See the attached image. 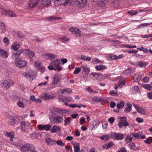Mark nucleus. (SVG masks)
Returning a JSON list of instances; mask_svg holds the SVG:
<instances>
[{
  "mask_svg": "<svg viewBox=\"0 0 152 152\" xmlns=\"http://www.w3.org/2000/svg\"><path fill=\"white\" fill-rule=\"evenodd\" d=\"M60 60L58 59L52 62L48 66V68L50 70H55L59 72L63 69L62 67L60 65Z\"/></svg>",
  "mask_w": 152,
  "mask_h": 152,
  "instance_id": "obj_1",
  "label": "nucleus"
},
{
  "mask_svg": "<svg viewBox=\"0 0 152 152\" xmlns=\"http://www.w3.org/2000/svg\"><path fill=\"white\" fill-rule=\"evenodd\" d=\"M144 142L148 144L152 143V137H148L146 140H144Z\"/></svg>",
  "mask_w": 152,
  "mask_h": 152,
  "instance_id": "obj_44",
  "label": "nucleus"
},
{
  "mask_svg": "<svg viewBox=\"0 0 152 152\" xmlns=\"http://www.w3.org/2000/svg\"><path fill=\"white\" fill-rule=\"evenodd\" d=\"M80 59L81 60L83 61H89L91 59V58L89 57H86V56L83 55L81 56Z\"/></svg>",
  "mask_w": 152,
  "mask_h": 152,
  "instance_id": "obj_40",
  "label": "nucleus"
},
{
  "mask_svg": "<svg viewBox=\"0 0 152 152\" xmlns=\"http://www.w3.org/2000/svg\"><path fill=\"white\" fill-rule=\"evenodd\" d=\"M14 84V82L11 80H5L0 84L1 87L2 89L6 90Z\"/></svg>",
  "mask_w": 152,
  "mask_h": 152,
  "instance_id": "obj_5",
  "label": "nucleus"
},
{
  "mask_svg": "<svg viewBox=\"0 0 152 152\" xmlns=\"http://www.w3.org/2000/svg\"><path fill=\"white\" fill-rule=\"evenodd\" d=\"M60 80V79L58 75L57 74H56L52 81L53 84L54 85L57 84L59 82Z\"/></svg>",
  "mask_w": 152,
  "mask_h": 152,
  "instance_id": "obj_20",
  "label": "nucleus"
},
{
  "mask_svg": "<svg viewBox=\"0 0 152 152\" xmlns=\"http://www.w3.org/2000/svg\"><path fill=\"white\" fill-rule=\"evenodd\" d=\"M95 69L99 71L104 70L107 68V67L105 65H97L95 66Z\"/></svg>",
  "mask_w": 152,
  "mask_h": 152,
  "instance_id": "obj_32",
  "label": "nucleus"
},
{
  "mask_svg": "<svg viewBox=\"0 0 152 152\" xmlns=\"http://www.w3.org/2000/svg\"><path fill=\"white\" fill-rule=\"evenodd\" d=\"M81 68L83 69V72H85V74H88L90 72V69L87 66H83Z\"/></svg>",
  "mask_w": 152,
  "mask_h": 152,
  "instance_id": "obj_35",
  "label": "nucleus"
},
{
  "mask_svg": "<svg viewBox=\"0 0 152 152\" xmlns=\"http://www.w3.org/2000/svg\"><path fill=\"white\" fill-rule=\"evenodd\" d=\"M115 121L114 118L113 117H112L110 118H109L108 119V121L110 123V124H112L113 122H114Z\"/></svg>",
  "mask_w": 152,
  "mask_h": 152,
  "instance_id": "obj_63",
  "label": "nucleus"
},
{
  "mask_svg": "<svg viewBox=\"0 0 152 152\" xmlns=\"http://www.w3.org/2000/svg\"><path fill=\"white\" fill-rule=\"evenodd\" d=\"M81 69L80 68L76 67L75 70L73 72V73L75 74H77L79 73L81 71Z\"/></svg>",
  "mask_w": 152,
  "mask_h": 152,
  "instance_id": "obj_57",
  "label": "nucleus"
},
{
  "mask_svg": "<svg viewBox=\"0 0 152 152\" xmlns=\"http://www.w3.org/2000/svg\"><path fill=\"white\" fill-rule=\"evenodd\" d=\"M142 76L137 74H135L133 76L134 80L136 82L140 81L141 79Z\"/></svg>",
  "mask_w": 152,
  "mask_h": 152,
  "instance_id": "obj_26",
  "label": "nucleus"
},
{
  "mask_svg": "<svg viewBox=\"0 0 152 152\" xmlns=\"http://www.w3.org/2000/svg\"><path fill=\"white\" fill-rule=\"evenodd\" d=\"M42 56L45 59L51 60L53 59L56 57L55 55L50 53L44 54Z\"/></svg>",
  "mask_w": 152,
  "mask_h": 152,
  "instance_id": "obj_13",
  "label": "nucleus"
},
{
  "mask_svg": "<svg viewBox=\"0 0 152 152\" xmlns=\"http://www.w3.org/2000/svg\"><path fill=\"white\" fill-rule=\"evenodd\" d=\"M111 2L112 5L115 7L118 6L119 4L118 0H111Z\"/></svg>",
  "mask_w": 152,
  "mask_h": 152,
  "instance_id": "obj_41",
  "label": "nucleus"
},
{
  "mask_svg": "<svg viewBox=\"0 0 152 152\" xmlns=\"http://www.w3.org/2000/svg\"><path fill=\"white\" fill-rule=\"evenodd\" d=\"M87 0H75V1L79 8H83L87 4Z\"/></svg>",
  "mask_w": 152,
  "mask_h": 152,
  "instance_id": "obj_12",
  "label": "nucleus"
},
{
  "mask_svg": "<svg viewBox=\"0 0 152 152\" xmlns=\"http://www.w3.org/2000/svg\"><path fill=\"white\" fill-rule=\"evenodd\" d=\"M54 111L58 113L62 114L65 112V110L61 109L56 108L54 109Z\"/></svg>",
  "mask_w": 152,
  "mask_h": 152,
  "instance_id": "obj_46",
  "label": "nucleus"
},
{
  "mask_svg": "<svg viewBox=\"0 0 152 152\" xmlns=\"http://www.w3.org/2000/svg\"><path fill=\"white\" fill-rule=\"evenodd\" d=\"M138 65L140 67H145L146 66V64L145 62L141 61L139 62Z\"/></svg>",
  "mask_w": 152,
  "mask_h": 152,
  "instance_id": "obj_51",
  "label": "nucleus"
},
{
  "mask_svg": "<svg viewBox=\"0 0 152 152\" xmlns=\"http://www.w3.org/2000/svg\"><path fill=\"white\" fill-rule=\"evenodd\" d=\"M124 101H121L116 104L117 107L118 109H121L124 107Z\"/></svg>",
  "mask_w": 152,
  "mask_h": 152,
  "instance_id": "obj_36",
  "label": "nucleus"
},
{
  "mask_svg": "<svg viewBox=\"0 0 152 152\" xmlns=\"http://www.w3.org/2000/svg\"><path fill=\"white\" fill-rule=\"evenodd\" d=\"M40 99L47 100L53 99L55 97L54 94L52 93H46L40 96Z\"/></svg>",
  "mask_w": 152,
  "mask_h": 152,
  "instance_id": "obj_6",
  "label": "nucleus"
},
{
  "mask_svg": "<svg viewBox=\"0 0 152 152\" xmlns=\"http://www.w3.org/2000/svg\"><path fill=\"white\" fill-rule=\"evenodd\" d=\"M0 56L2 58H6L8 56V54L6 51L3 50L0 52Z\"/></svg>",
  "mask_w": 152,
  "mask_h": 152,
  "instance_id": "obj_24",
  "label": "nucleus"
},
{
  "mask_svg": "<svg viewBox=\"0 0 152 152\" xmlns=\"http://www.w3.org/2000/svg\"><path fill=\"white\" fill-rule=\"evenodd\" d=\"M142 87H143L145 89L149 90H152V87H151L150 85L146 84H142Z\"/></svg>",
  "mask_w": 152,
  "mask_h": 152,
  "instance_id": "obj_43",
  "label": "nucleus"
},
{
  "mask_svg": "<svg viewBox=\"0 0 152 152\" xmlns=\"http://www.w3.org/2000/svg\"><path fill=\"white\" fill-rule=\"evenodd\" d=\"M35 67L43 73L45 71V68L41 64V62L38 61H36L34 63Z\"/></svg>",
  "mask_w": 152,
  "mask_h": 152,
  "instance_id": "obj_11",
  "label": "nucleus"
},
{
  "mask_svg": "<svg viewBox=\"0 0 152 152\" xmlns=\"http://www.w3.org/2000/svg\"><path fill=\"white\" fill-rule=\"evenodd\" d=\"M6 15H9L12 17L16 16V15L14 12L10 10H7Z\"/></svg>",
  "mask_w": 152,
  "mask_h": 152,
  "instance_id": "obj_38",
  "label": "nucleus"
},
{
  "mask_svg": "<svg viewBox=\"0 0 152 152\" xmlns=\"http://www.w3.org/2000/svg\"><path fill=\"white\" fill-rule=\"evenodd\" d=\"M133 138V137L132 135H127L125 139V140L127 142L130 143L132 141Z\"/></svg>",
  "mask_w": 152,
  "mask_h": 152,
  "instance_id": "obj_37",
  "label": "nucleus"
},
{
  "mask_svg": "<svg viewBox=\"0 0 152 152\" xmlns=\"http://www.w3.org/2000/svg\"><path fill=\"white\" fill-rule=\"evenodd\" d=\"M50 3L51 0H42L41 2L42 4L45 6L49 5Z\"/></svg>",
  "mask_w": 152,
  "mask_h": 152,
  "instance_id": "obj_28",
  "label": "nucleus"
},
{
  "mask_svg": "<svg viewBox=\"0 0 152 152\" xmlns=\"http://www.w3.org/2000/svg\"><path fill=\"white\" fill-rule=\"evenodd\" d=\"M137 49L139 50L142 51L145 53H148L149 51L148 49L144 48L142 47L140 48H137Z\"/></svg>",
  "mask_w": 152,
  "mask_h": 152,
  "instance_id": "obj_47",
  "label": "nucleus"
},
{
  "mask_svg": "<svg viewBox=\"0 0 152 152\" xmlns=\"http://www.w3.org/2000/svg\"><path fill=\"white\" fill-rule=\"evenodd\" d=\"M70 32L74 34L76 37H79L81 36V31L78 28L74 27H70L69 29Z\"/></svg>",
  "mask_w": 152,
  "mask_h": 152,
  "instance_id": "obj_8",
  "label": "nucleus"
},
{
  "mask_svg": "<svg viewBox=\"0 0 152 152\" xmlns=\"http://www.w3.org/2000/svg\"><path fill=\"white\" fill-rule=\"evenodd\" d=\"M61 1V0H57L55 1L54 2V5L56 6H58L60 5L63 4Z\"/></svg>",
  "mask_w": 152,
  "mask_h": 152,
  "instance_id": "obj_53",
  "label": "nucleus"
},
{
  "mask_svg": "<svg viewBox=\"0 0 152 152\" xmlns=\"http://www.w3.org/2000/svg\"><path fill=\"white\" fill-rule=\"evenodd\" d=\"M23 52V50H20L18 52L13 53L12 57V58L15 59V60L17 59L18 57Z\"/></svg>",
  "mask_w": 152,
  "mask_h": 152,
  "instance_id": "obj_15",
  "label": "nucleus"
},
{
  "mask_svg": "<svg viewBox=\"0 0 152 152\" xmlns=\"http://www.w3.org/2000/svg\"><path fill=\"white\" fill-rule=\"evenodd\" d=\"M15 145L18 148H19L20 150L22 152H30L34 146L33 144L29 143L25 144L21 146L20 143L15 144Z\"/></svg>",
  "mask_w": 152,
  "mask_h": 152,
  "instance_id": "obj_2",
  "label": "nucleus"
},
{
  "mask_svg": "<svg viewBox=\"0 0 152 152\" xmlns=\"http://www.w3.org/2000/svg\"><path fill=\"white\" fill-rule=\"evenodd\" d=\"M133 73V71L131 69H128L124 71V74L125 75L129 76L132 75Z\"/></svg>",
  "mask_w": 152,
  "mask_h": 152,
  "instance_id": "obj_33",
  "label": "nucleus"
},
{
  "mask_svg": "<svg viewBox=\"0 0 152 152\" xmlns=\"http://www.w3.org/2000/svg\"><path fill=\"white\" fill-rule=\"evenodd\" d=\"M56 143L58 145L63 146L64 145V144L61 140H57L56 141Z\"/></svg>",
  "mask_w": 152,
  "mask_h": 152,
  "instance_id": "obj_60",
  "label": "nucleus"
},
{
  "mask_svg": "<svg viewBox=\"0 0 152 152\" xmlns=\"http://www.w3.org/2000/svg\"><path fill=\"white\" fill-rule=\"evenodd\" d=\"M24 53L31 58H32L35 55L34 53L26 49L23 50Z\"/></svg>",
  "mask_w": 152,
  "mask_h": 152,
  "instance_id": "obj_16",
  "label": "nucleus"
},
{
  "mask_svg": "<svg viewBox=\"0 0 152 152\" xmlns=\"http://www.w3.org/2000/svg\"><path fill=\"white\" fill-rule=\"evenodd\" d=\"M114 136L115 137V139L118 140H122L124 137V134L117 133L115 132H114Z\"/></svg>",
  "mask_w": 152,
  "mask_h": 152,
  "instance_id": "obj_18",
  "label": "nucleus"
},
{
  "mask_svg": "<svg viewBox=\"0 0 152 152\" xmlns=\"http://www.w3.org/2000/svg\"><path fill=\"white\" fill-rule=\"evenodd\" d=\"M38 3V0H31L29 3V6L31 8L36 6Z\"/></svg>",
  "mask_w": 152,
  "mask_h": 152,
  "instance_id": "obj_21",
  "label": "nucleus"
},
{
  "mask_svg": "<svg viewBox=\"0 0 152 152\" xmlns=\"http://www.w3.org/2000/svg\"><path fill=\"white\" fill-rule=\"evenodd\" d=\"M20 126H21V130L23 131L25 130V126L26 124L25 122L24 121H22L20 123Z\"/></svg>",
  "mask_w": 152,
  "mask_h": 152,
  "instance_id": "obj_52",
  "label": "nucleus"
},
{
  "mask_svg": "<svg viewBox=\"0 0 152 152\" xmlns=\"http://www.w3.org/2000/svg\"><path fill=\"white\" fill-rule=\"evenodd\" d=\"M133 105L135 107L137 112L140 113L142 114H145V110L140 107L137 106L135 104H133Z\"/></svg>",
  "mask_w": 152,
  "mask_h": 152,
  "instance_id": "obj_19",
  "label": "nucleus"
},
{
  "mask_svg": "<svg viewBox=\"0 0 152 152\" xmlns=\"http://www.w3.org/2000/svg\"><path fill=\"white\" fill-rule=\"evenodd\" d=\"M129 125V123L127 122L126 118L123 117L121 118V120L118 124V126L120 128H122L123 126L126 127Z\"/></svg>",
  "mask_w": 152,
  "mask_h": 152,
  "instance_id": "obj_10",
  "label": "nucleus"
},
{
  "mask_svg": "<svg viewBox=\"0 0 152 152\" xmlns=\"http://www.w3.org/2000/svg\"><path fill=\"white\" fill-rule=\"evenodd\" d=\"M58 94L60 96H66V90L64 89L61 90L59 91L58 92Z\"/></svg>",
  "mask_w": 152,
  "mask_h": 152,
  "instance_id": "obj_31",
  "label": "nucleus"
},
{
  "mask_svg": "<svg viewBox=\"0 0 152 152\" xmlns=\"http://www.w3.org/2000/svg\"><path fill=\"white\" fill-rule=\"evenodd\" d=\"M17 104L19 107L21 108H24L25 107V105L21 101H19L17 103Z\"/></svg>",
  "mask_w": 152,
  "mask_h": 152,
  "instance_id": "obj_50",
  "label": "nucleus"
},
{
  "mask_svg": "<svg viewBox=\"0 0 152 152\" xmlns=\"http://www.w3.org/2000/svg\"><path fill=\"white\" fill-rule=\"evenodd\" d=\"M125 81L124 80L123 81H119L118 82V86L120 88H122L125 85Z\"/></svg>",
  "mask_w": 152,
  "mask_h": 152,
  "instance_id": "obj_48",
  "label": "nucleus"
},
{
  "mask_svg": "<svg viewBox=\"0 0 152 152\" xmlns=\"http://www.w3.org/2000/svg\"><path fill=\"white\" fill-rule=\"evenodd\" d=\"M107 0H100L98 3V5L100 7H103L107 3Z\"/></svg>",
  "mask_w": 152,
  "mask_h": 152,
  "instance_id": "obj_29",
  "label": "nucleus"
},
{
  "mask_svg": "<svg viewBox=\"0 0 152 152\" xmlns=\"http://www.w3.org/2000/svg\"><path fill=\"white\" fill-rule=\"evenodd\" d=\"M12 48L15 51H17L19 48V45L17 44L16 42H14V44L12 45Z\"/></svg>",
  "mask_w": 152,
  "mask_h": 152,
  "instance_id": "obj_39",
  "label": "nucleus"
},
{
  "mask_svg": "<svg viewBox=\"0 0 152 152\" xmlns=\"http://www.w3.org/2000/svg\"><path fill=\"white\" fill-rule=\"evenodd\" d=\"M69 106V107H72V108H74L75 107L80 108L81 107H85L86 106L85 105H83L81 104H80L79 105H78L77 104H67V106Z\"/></svg>",
  "mask_w": 152,
  "mask_h": 152,
  "instance_id": "obj_23",
  "label": "nucleus"
},
{
  "mask_svg": "<svg viewBox=\"0 0 152 152\" xmlns=\"http://www.w3.org/2000/svg\"><path fill=\"white\" fill-rule=\"evenodd\" d=\"M75 152H79L80 149L79 144H77L76 145H74Z\"/></svg>",
  "mask_w": 152,
  "mask_h": 152,
  "instance_id": "obj_49",
  "label": "nucleus"
},
{
  "mask_svg": "<svg viewBox=\"0 0 152 152\" xmlns=\"http://www.w3.org/2000/svg\"><path fill=\"white\" fill-rule=\"evenodd\" d=\"M129 147L132 150L135 149V145L133 142H132L129 144Z\"/></svg>",
  "mask_w": 152,
  "mask_h": 152,
  "instance_id": "obj_59",
  "label": "nucleus"
},
{
  "mask_svg": "<svg viewBox=\"0 0 152 152\" xmlns=\"http://www.w3.org/2000/svg\"><path fill=\"white\" fill-rule=\"evenodd\" d=\"M30 137L32 139H36L37 138V134L35 133H33L30 135Z\"/></svg>",
  "mask_w": 152,
  "mask_h": 152,
  "instance_id": "obj_58",
  "label": "nucleus"
},
{
  "mask_svg": "<svg viewBox=\"0 0 152 152\" xmlns=\"http://www.w3.org/2000/svg\"><path fill=\"white\" fill-rule=\"evenodd\" d=\"M53 112L52 111L50 112L49 114V119L50 122L52 123L53 124L60 123L63 120L61 117L58 116L56 117H53Z\"/></svg>",
  "mask_w": 152,
  "mask_h": 152,
  "instance_id": "obj_4",
  "label": "nucleus"
},
{
  "mask_svg": "<svg viewBox=\"0 0 152 152\" xmlns=\"http://www.w3.org/2000/svg\"><path fill=\"white\" fill-rule=\"evenodd\" d=\"M58 100L59 102L61 103H64L66 105V96H60Z\"/></svg>",
  "mask_w": 152,
  "mask_h": 152,
  "instance_id": "obj_22",
  "label": "nucleus"
},
{
  "mask_svg": "<svg viewBox=\"0 0 152 152\" xmlns=\"http://www.w3.org/2000/svg\"><path fill=\"white\" fill-rule=\"evenodd\" d=\"M109 137L107 134L103 135L100 137V139L102 140L107 141L109 139Z\"/></svg>",
  "mask_w": 152,
  "mask_h": 152,
  "instance_id": "obj_42",
  "label": "nucleus"
},
{
  "mask_svg": "<svg viewBox=\"0 0 152 152\" xmlns=\"http://www.w3.org/2000/svg\"><path fill=\"white\" fill-rule=\"evenodd\" d=\"M92 62L93 64H97V63L100 62L101 61L99 60L97 58H94L92 61Z\"/></svg>",
  "mask_w": 152,
  "mask_h": 152,
  "instance_id": "obj_62",
  "label": "nucleus"
},
{
  "mask_svg": "<svg viewBox=\"0 0 152 152\" xmlns=\"http://www.w3.org/2000/svg\"><path fill=\"white\" fill-rule=\"evenodd\" d=\"M61 17H56L53 16H51L47 18L49 21H53L56 20H60L62 19Z\"/></svg>",
  "mask_w": 152,
  "mask_h": 152,
  "instance_id": "obj_25",
  "label": "nucleus"
},
{
  "mask_svg": "<svg viewBox=\"0 0 152 152\" xmlns=\"http://www.w3.org/2000/svg\"><path fill=\"white\" fill-rule=\"evenodd\" d=\"M3 42L4 44L6 45H8L10 42V41L8 39H4Z\"/></svg>",
  "mask_w": 152,
  "mask_h": 152,
  "instance_id": "obj_64",
  "label": "nucleus"
},
{
  "mask_svg": "<svg viewBox=\"0 0 152 152\" xmlns=\"http://www.w3.org/2000/svg\"><path fill=\"white\" fill-rule=\"evenodd\" d=\"M139 91L138 87L137 86L133 87L132 88V92L133 94L137 93Z\"/></svg>",
  "mask_w": 152,
  "mask_h": 152,
  "instance_id": "obj_34",
  "label": "nucleus"
},
{
  "mask_svg": "<svg viewBox=\"0 0 152 152\" xmlns=\"http://www.w3.org/2000/svg\"><path fill=\"white\" fill-rule=\"evenodd\" d=\"M6 134L8 137L10 138V140L12 141L13 140V139H14V133L13 132H7L6 133Z\"/></svg>",
  "mask_w": 152,
  "mask_h": 152,
  "instance_id": "obj_30",
  "label": "nucleus"
},
{
  "mask_svg": "<svg viewBox=\"0 0 152 152\" xmlns=\"http://www.w3.org/2000/svg\"><path fill=\"white\" fill-rule=\"evenodd\" d=\"M123 56L122 54L119 55L118 56L115 55H111L110 56V58L112 60H117L121 58Z\"/></svg>",
  "mask_w": 152,
  "mask_h": 152,
  "instance_id": "obj_27",
  "label": "nucleus"
},
{
  "mask_svg": "<svg viewBox=\"0 0 152 152\" xmlns=\"http://www.w3.org/2000/svg\"><path fill=\"white\" fill-rule=\"evenodd\" d=\"M128 13L131 15L132 16L136 15L138 13L137 11H134V10H129L128 11Z\"/></svg>",
  "mask_w": 152,
  "mask_h": 152,
  "instance_id": "obj_56",
  "label": "nucleus"
},
{
  "mask_svg": "<svg viewBox=\"0 0 152 152\" xmlns=\"http://www.w3.org/2000/svg\"><path fill=\"white\" fill-rule=\"evenodd\" d=\"M109 94L110 95L114 96H119L118 94L117 93L115 92L114 90L111 91L110 92Z\"/></svg>",
  "mask_w": 152,
  "mask_h": 152,
  "instance_id": "obj_55",
  "label": "nucleus"
},
{
  "mask_svg": "<svg viewBox=\"0 0 152 152\" xmlns=\"http://www.w3.org/2000/svg\"><path fill=\"white\" fill-rule=\"evenodd\" d=\"M18 37L20 38H22L24 37V35L20 31H18L17 33Z\"/></svg>",
  "mask_w": 152,
  "mask_h": 152,
  "instance_id": "obj_61",
  "label": "nucleus"
},
{
  "mask_svg": "<svg viewBox=\"0 0 152 152\" xmlns=\"http://www.w3.org/2000/svg\"><path fill=\"white\" fill-rule=\"evenodd\" d=\"M45 141L47 144L49 145H53L56 144V141L50 138H46Z\"/></svg>",
  "mask_w": 152,
  "mask_h": 152,
  "instance_id": "obj_14",
  "label": "nucleus"
},
{
  "mask_svg": "<svg viewBox=\"0 0 152 152\" xmlns=\"http://www.w3.org/2000/svg\"><path fill=\"white\" fill-rule=\"evenodd\" d=\"M60 129L59 127L56 125H54L50 130L52 133H58L60 131Z\"/></svg>",
  "mask_w": 152,
  "mask_h": 152,
  "instance_id": "obj_17",
  "label": "nucleus"
},
{
  "mask_svg": "<svg viewBox=\"0 0 152 152\" xmlns=\"http://www.w3.org/2000/svg\"><path fill=\"white\" fill-rule=\"evenodd\" d=\"M100 75V74H98L96 73L91 72L89 74V76L92 78H93V77L96 78Z\"/></svg>",
  "mask_w": 152,
  "mask_h": 152,
  "instance_id": "obj_45",
  "label": "nucleus"
},
{
  "mask_svg": "<svg viewBox=\"0 0 152 152\" xmlns=\"http://www.w3.org/2000/svg\"><path fill=\"white\" fill-rule=\"evenodd\" d=\"M21 75L27 79L32 80L36 77L37 73L34 71L30 70L22 73Z\"/></svg>",
  "mask_w": 152,
  "mask_h": 152,
  "instance_id": "obj_3",
  "label": "nucleus"
},
{
  "mask_svg": "<svg viewBox=\"0 0 152 152\" xmlns=\"http://www.w3.org/2000/svg\"><path fill=\"white\" fill-rule=\"evenodd\" d=\"M38 129L40 130H45L48 131L50 130L51 129V125L49 124L42 125L39 124L37 126Z\"/></svg>",
  "mask_w": 152,
  "mask_h": 152,
  "instance_id": "obj_9",
  "label": "nucleus"
},
{
  "mask_svg": "<svg viewBox=\"0 0 152 152\" xmlns=\"http://www.w3.org/2000/svg\"><path fill=\"white\" fill-rule=\"evenodd\" d=\"M15 65L20 68H23L25 67L26 64V62L23 60H22L20 58L16 59L15 60Z\"/></svg>",
  "mask_w": 152,
  "mask_h": 152,
  "instance_id": "obj_7",
  "label": "nucleus"
},
{
  "mask_svg": "<svg viewBox=\"0 0 152 152\" xmlns=\"http://www.w3.org/2000/svg\"><path fill=\"white\" fill-rule=\"evenodd\" d=\"M142 132H139L136 133H132V135L134 137L137 138L139 137L141 135Z\"/></svg>",
  "mask_w": 152,
  "mask_h": 152,
  "instance_id": "obj_54",
  "label": "nucleus"
}]
</instances>
